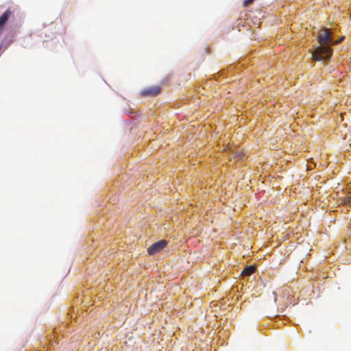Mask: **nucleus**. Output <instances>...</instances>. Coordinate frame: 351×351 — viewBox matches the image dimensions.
<instances>
[{"label":"nucleus","mask_w":351,"mask_h":351,"mask_svg":"<svg viewBox=\"0 0 351 351\" xmlns=\"http://www.w3.org/2000/svg\"><path fill=\"white\" fill-rule=\"evenodd\" d=\"M332 32L330 29L324 28L318 36L319 45L312 53L314 60H327L332 56V49L330 43L332 42Z\"/></svg>","instance_id":"obj_1"},{"label":"nucleus","mask_w":351,"mask_h":351,"mask_svg":"<svg viewBox=\"0 0 351 351\" xmlns=\"http://www.w3.org/2000/svg\"><path fill=\"white\" fill-rule=\"evenodd\" d=\"M167 245V241L165 240H160L153 243L147 249V252L149 255L155 254L162 250Z\"/></svg>","instance_id":"obj_2"},{"label":"nucleus","mask_w":351,"mask_h":351,"mask_svg":"<svg viewBox=\"0 0 351 351\" xmlns=\"http://www.w3.org/2000/svg\"><path fill=\"white\" fill-rule=\"evenodd\" d=\"M161 88L159 86L146 88L141 90V95L143 97H155L160 93Z\"/></svg>","instance_id":"obj_3"},{"label":"nucleus","mask_w":351,"mask_h":351,"mask_svg":"<svg viewBox=\"0 0 351 351\" xmlns=\"http://www.w3.org/2000/svg\"><path fill=\"white\" fill-rule=\"evenodd\" d=\"M15 8L11 7L9 8L1 16H0V22H7V21L10 18L11 15L14 14L15 11Z\"/></svg>","instance_id":"obj_4"},{"label":"nucleus","mask_w":351,"mask_h":351,"mask_svg":"<svg viewBox=\"0 0 351 351\" xmlns=\"http://www.w3.org/2000/svg\"><path fill=\"white\" fill-rule=\"evenodd\" d=\"M255 271V267L252 265L246 267L242 271L241 274L245 276H249L254 274Z\"/></svg>","instance_id":"obj_5"},{"label":"nucleus","mask_w":351,"mask_h":351,"mask_svg":"<svg viewBox=\"0 0 351 351\" xmlns=\"http://www.w3.org/2000/svg\"><path fill=\"white\" fill-rule=\"evenodd\" d=\"M254 0H243V5L244 7H247L249 5L252 4Z\"/></svg>","instance_id":"obj_6"},{"label":"nucleus","mask_w":351,"mask_h":351,"mask_svg":"<svg viewBox=\"0 0 351 351\" xmlns=\"http://www.w3.org/2000/svg\"><path fill=\"white\" fill-rule=\"evenodd\" d=\"M343 39H344V36H342L340 38V39L339 40L335 41L332 44H334V45L338 44V43H341Z\"/></svg>","instance_id":"obj_7"},{"label":"nucleus","mask_w":351,"mask_h":351,"mask_svg":"<svg viewBox=\"0 0 351 351\" xmlns=\"http://www.w3.org/2000/svg\"><path fill=\"white\" fill-rule=\"evenodd\" d=\"M5 23H0V34H1V32H3V28H4V25Z\"/></svg>","instance_id":"obj_8"},{"label":"nucleus","mask_w":351,"mask_h":351,"mask_svg":"<svg viewBox=\"0 0 351 351\" xmlns=\"http://www.w3.org/2000/svg\"><path fill=\"white\" fill-rule=\"evenodd\" d=\"M230 149V145L228 144L226 145V148H225V150L226 151H229Z\"/></svg>","instance_id":"obj_9"},{"label":"nucleus","mask_w":351,"mask_h":351,"mask_svg":"<svg viewBox=\"0 0 351 351\" xmlns=\"http://www.w3.org/2000/svg\"><path fill=\"white\" fill-rule=\"evenodd\" d=\"M237 157H238L240 159L241 158V156L239 155V156H237Z\"/></svg>","instance_id":"obj_10"}]
</instances>
